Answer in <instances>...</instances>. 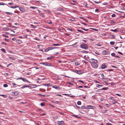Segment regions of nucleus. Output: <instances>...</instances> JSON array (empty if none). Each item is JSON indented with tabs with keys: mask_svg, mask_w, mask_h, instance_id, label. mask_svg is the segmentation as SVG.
<instances>
[{
	"mask_svg": "<svg viewBox=\"0 0 125 125\" xmlns=\"http://www.w3.org/2000/svg\"><path fill=\"white\" fill-rule=\"evenodd\" d=\"M0 95L1 96L3 97L4 98H6L7 97V96L6 95H4V94H1Z\"/></svg>",
	"mask_w": 125,
	"mask_h": 125,
	"instance_id": "obj_19",
	"label": "nucleus"
},
{
	"mask_svg": "<svg viewBox=\"0 0 125 125\" xmlns=\"http://www.w3.org/2000/svg\"><path fill=\"white\" fill-rule=\"evenodd\" d=\"M19 93L17 91H15V92H13L12 94L13 95H17L19 94Z\"/></svg>",
	"mask_w": 125,
	"mask_h": 125,
	"instance_id": "obj_7",
	"label": "nucleus"
},
{
	"mask_svg": "<svg viewBox=\"0 0 125 125\" xmlns=\"http://www.w3.org/2000/svg\"><path fill=\"white\" fill-rule=\"evenodd\" d=\"M41 106H43L44 105V103H41L40 104Z\"/></svg>",
	"mask_w": 125,
	"mask_h": 125,
	"instance_id": "obj_40",
	"label": "nucleus"
},
{
	"mask_svg": "<svg viewBox=\"0 0 125 125\" xmlns=\"http://www.w3.org/2000/svg\"><path fill=\"white\" fill-rule=\"evenodd\" d=\"M99 107H100V108L102 109L103 108L100 105H98Z\"/></svg>",
	"mask_w": 125,
	"mask_h": 125,
	"instance_id": "obj_64",
	"label": "nucleus"
},
{
	"mask_svg": "<svg viewBox=\"0 0 125 125\" xmlns=\"http://www.w3.org/2000/svg\"><path fill=\"white\" fill-rule=\"evenodd\" d=\"M104 105L105 106H106L107 107H109V104H106Z\"/></svg>",
	"mask_w": 125,
	"mask_h": 125,
	"instance_id": "obj_46",
	"label": "nucleus"
},
{
	"mask_svg": "<svg viewBox=\"0 0 125 125\" xmlns=\"http://www.w3.org/2000/svg\"><path fill=\"white\" fill-rule=\"evenodd\" d=\"M109 99H111V100H115V99H113V97H110L109 98Z\"/></svg>",
	"mask_w": 125,
	"mask_h": 125,
	"instance_id": "obj_57",
	"label": "nucleus"
},
{
	"mask_svg": "<svg viewBox=\"0 0 125 125\" xmlns=\"http://www.w3.org/2000/svg\"><path fill=\"white\" fill-rule=\"evenodd\" d=\"M59 45V44L57 43V44H52V46H58Z\"/></svg>",
	"mask_w": 125,
	"mask_h": 125,
	"instance_id": "obj_29",
	"label": "nucleus"
},
{
	"mask_svg": "<svg viewBox=\"0 0 125 125\" xmlns=\"http://www.w3.org/2000/svg\"><path fill=\"white\" fill-rule=\"evenodd\" d=\"M19 9L22 12H23L24 11V9L23 8L20 7L19 8Z\"/></svg>",
	"mask_w": 125,
	"mask_h": 125,
	"instance_id": "obj_12",
	"label": "nucleus"
},
{
	"mask_svg": "<svg viewBox=\"0 0 125 125\" xmlns=\"http://www.w3.org/2000/svg\"><path fill=\"white\" fill-rule=\"evenodd\" d=\"M45 115V113H42V114H40V115L41 116L44 115Z\"/></svg>",
	"mask_w": 125,
	"mask_h": 125,
	"instance_id": "obj_59",
	"label": "nucleus"
},
{
	"mask_svg": "<svg viewBox=\"0 0 125 125\" xmlns=\"http://www.w3.org/2000/svg\"><path fill=\"white\" fill-rule=\"evenodd\" d=\"M52 87L54 88L57 89H61V88L59 86L56 85H54Z\"/></svg>",
	"mask_w": 125,
	"mask_h": 125,
	"instance_id": "obj_8",
	"label": "nucleus"
},
{
	"mask_svg": "<svg viewBox=\"0 0 125 125\" xmlns=\"http://www.w3.org/2000/svg\"><path fill=\"white\" fill-rule=\"evenodd\" d=\"M56 48V47H49L46 49L44 51L45 52H47L51 50H52Z\"/></svg>",
	"mask_w": 125,
	"mask_h": 125,
	"instance_id": "obj_4",
	"label": "nucleus"
},
{
	"mask_svg": "<svg viewBox=\"0 0 125 125\" xmlns=\"http://www.w3.org/2000/svg\"><path fill=\"white\" fill-rule=\"evenodd\" d=\"M1 50L2 51V52H5V50L4 49V48H2L1 49Z\"/></svg>",
	"mask_w": 125,
	"mask_h": 125,
	"instance_id": "obj_44",
	"label": "nucleus"
},
{
	"mask_svg": "<svg viewBox=\"0 0 125 125\" xmlns=\"http://www.w3.org/2000/svg\"><path fill=\"white\" fill-rule=\"evenodd\" d=\"M115 14H113L111 16L112 17H114L115 16Z\"/></svg>",
	"mask_w": 125,
	"mask_h": 125,
	"instance_id": "obj_50",
	"label": "nucleus"
},
{
	"mask_svg": "<svg viewBox=\"0 0 125 125\" xmlns=\"http://www.w3.org/2000/svg\"><path fill=\"white\" fill-rule=\"evenodd\" d=\"M103 4V5H107V3L106 2H104V3Z\"/></svg>",
	"mask_w": 125,
	"mask_h": 125,
	"instance_id": "obj_55",
	"label": "nucleus"
},
{
	"mask_svg": "<svg viewBox=\"0 0 125 125\" xmlns=\"http://www.w3.org/2000/svg\"><path fill=\"white\" fill-rule=\"evenodd\" d=\"M75 64L76 65H80V63L78 62H76L75 63Z\"/></svg>",
	"mask_w": 125,
	"mask_h": 125,
	"instance_id": "obj_42",
	"label": "nucleus"
},
{
	"mask_svg": "<svg viewBox=\"0 0 125 125\" xmlns=\"http://www.w3.org/2000/svg\"><path fill=\"white\" fill-rule=\"evenodd\" d=\"M77 104L78 105H80L81 104V102L80 101H78L77 103Z\"/></svg>",
	"mask_w": 125,
	"mask_h": 125,
	"instance_id": "obj_24",
	"label": "nucleus"
},
{
	"mask_svg": "<svg viewBox=\"0 0 125 125\" xmlns=\"http://www.w3.org/2000/svg\"><path fill=\"white\" fill-rule=\"evenodd\" d=\"M93 107V106H92L88 105V106H87V108H90V107Z\"/></svg>",
	"mask_w": 125,
	"mask_h": 125,
	"instance_id": "obj_36",
	"label": "nucleus"
},
{
	"mask_svg": "<svg viewBox=\"0 0 125 125\" xmlns=\"http://www.w3.org/2000/svg\"><path fill=\"white\" fill-rule=\"evenodd\" d=\"M56 10H60L62 11H63V9L62 8H57L56 9Z\"/></svg>",
	"mask_w": 125,
	"mask_h": 125,
	"instance_id": "obj_11",
	"label": "nucleus"
},
{
	"mask_svg": "<svg viewBox=\"0 0 125 125\" xmlns=\"http://www.w3.org/2000/svg\"><path fill=\"white\" fill-rule=\"evenodd\" d=\"M83 73V72L81 70H78V74H81Z\"/></svg>",
	"mask_w": 125,
	"mask_h": 125,
	"instance_id": "obj_13",
	"label": "nucleus"
},
{
	"mask_svg": "<svg viewBox=\"0 0 125 125\" xmlns=\"http://www.w3.org/2000/svg\"><path fill=\"white\" fill-rule=\"evenodd\" d=\"M5 12V13L6 14H12V13H11L10 12Z\"/></svg>",
	"mask_w": 125,
	"mask_h": 125,
	"instance_id": "obj_38",
	"label": "nucleus"
},
{
	"mask_svg": "<svg viewBox=\"0 0 125 125\" xmlns=\"http://www.w3.org/2000/svg\"><path fill=\"white\" fill-rule=\"evenodd\" d=\"M81 52L83 53H88V52L85 51H81Z\"/></svg>",
	"mask_w": 125,
	"mask_h": 125,
	"instance_id": "obj_18",
	"label": "nucleus"
},
{
	"mask_svg": "<svg viewBox=\"0 0 125 125\" xmlns=\"http://www.w3.org/2000/svg\"><path fill=\"white\" fill-rule=\"evenodd\" d=\"M5 41H6L7 42H8L9 41V40L8 39H6V38H5Z\"/></svg>",
	"mask_w": 125,
	"mask_h": 125,
	"instance_id": "obj_61",
	"label": "nucleus"
},
{
	"mask_svg": "<svg viewBox=\"0 0 125 125\" xmlns=\"http://www.w3.org/2000/svg\"><path fill=\"white\" fill-rule=\"evenodd\" d=\"M8 4L10 5H11L13 4V3H8Z\"/></svg>",
	"mask_w": 125,
	"mask_h": 125,
	"instance_id": "obj_62",
	"label": "nucleus"
},
{
	"mask_svg": "<svg viewBox=\"0 0 125 125\" xmlns=\"http://www.w3.org/2000/svg\"><path fill=\"white\" fill-rule=\"evenodd\" d=\"M19 79L21 80L24 82H27V83H30V82L26 79L25 78L20 77L17 79V80Z\"/></svg>",
	"mask_w": 125,
	"mask_h": 125,
	"instance_id": "obj_2",
	"label": "nucleus"
},
{
	"mask_svg": "<svg viewBox=\"0 0 125 125\" xmlns=\"http://www.w3.org/2000/svg\"><path fill=\"white\" fill-rule=\"evenodd\" d=\"M69 21H74L75 19L74 18H72L69 19Z\"/></svg>",
	"mask_w": 125,
	"mask_h": 125,
	"instance_id": "obj_28",
	"label": "nucleus"
},
{
	"mask_svg": "<svg viewBox=\"0 0 125 125\" xmlns=\"http://www.w3.org/2000/svg\"><path fill=\"white\" fill-rule=\"evenodd\" d=\"M103 86V85H99L98 84H97L96 85V87H98V88L100 86L102 87V86Z\"/></svg>",
	"mask_w": 125,
	"mask_h": 125,
	"instance_id": "obj_26",
	"label": "nucleus"
},
{
	"mask_svg": "<svg viewBox=\"0 0 125 125\" xmlns=\"http://www.w3.org/2000/svg\"><path fill=\"white\" fill-rule=\"evenodd\" d=\"M74 117H76V118H81V116H78V115H75Z\"/></svg>",
	"mask_w": 125,
	"mask_h": 125,
	"instance_id": "obj_41",
	"label": "nucleus"
},
{
	"mask_svg": "<svg viewBox=\"0 0 125 125\" xmlns=\"http://www.w3.org/2000/svg\"><path fill=\"white\" fill-rule=\"evenodd\" d=\"M29 87V86H28V85H26V86L24 85V86H23L22 87H21V89H23L24 88H25V87Z\"/></svg>",
	"mask_w": 125,
	"mask_h": 125,
	"instance_id": "obj_17",
	"label": "nucleus"
},
{
	"mask_svg": "<svg viewBox=\"0 0 125 125\" xmlns=\"http://www.w3.org/2000/svg\"><path fill=\"white\" fill-rule=\"evenodd\" d=\"M80 28L82 30H83L85 31H88L89 30L88 29H85L82 27H81Z\"/></svg>",
	"mask_w": 125,
	"mask_h": 125,
	"instance_id": "obj_30",
	"label": "nucleus"
},
{
	"mask_svg": "<svg viewBox=\"0 0 125 125\" xmlns=\"http://www.w3.org/2000/svg\"><path fill=\"white\" fill-rule=\"evenodd\" d=\"M101 67L102 69H104L106 67L104 64H103L101 65Z\"/></svg>",
	"mask_w": 125,
	"mask_h": 125,
	"instance_id": "obj_10",
	"label": "nucleus"
},
{
	"mask_svg": "<svg viewBox=\"0 0 125 125\" xmlns=\"http://www.w3.org/2000/svg\"><path fill=\"white\" fill-rule=\"evenodd\" d=\"M66 29L67 31L70 30V31H73V30H72V29H70V28H68V27H66Z\"/></svg>",
	"mask_w": 125,
	"mask_h": 125,
	"instance_id": "obj_23",
	"label": "nucleus"
},
{
	"mask_svg": "<svg viewBox=\"0 0 125 125\" xmlns=\"http://www.w3.org/2000/svg\"><path fill=\"white\" fill-rule=\"evenodd\" d=\"M3 86L4 87H6L8 86V85L7 84H4Z\"/></svg>",
	"mask_w": 125,
	"mask_h": 125,
	"instance_id": "obj_39",
	"label": "nucleus"
},
{
	"mask_svg": "<svg viewBox=\"0 0 125 125\" xmlns=\"http://www.w3.org/2000/svg\"><path fill=\"white\" fill-rule=\"evenodd\" d=\"M93 63H96L98 62V61L96 60H94L93 61Z\"/></svg>",
	"mask_w": 125,
	"mask_h": 125,
	"instance_id": "obj_32",
	"label": "nucleus"
},
{
	"mask_svg": "<svg viewBox=\"0 0 125 125\" xmlns=\"http://www.w3.org/2000/svg\"><path fill=\"white\" fill-rule=\"evenodd\" d=\"M80 47L82 48L85 49H87L88 48V46L86 44H82L80 45Z\"/></svg>",
	"mask_w": 125,
	"mask_h": 125,
	"instance_id": "obj_1",
	"label": "nucleus"
},
{
	"mask_svg": "<svg viewBox=\"0 0 125 125\" xmlns=\"http://www.w3.org/2000/svg\"><path fill=\"white\" fill-rule=\"evenodd\" d=\"M10 8L13 9H15L16 8H18L19 7V6H15L14 7H12V6H11L10 7Z\"/></svg>",
	"mask_w": 125,
	"mask_h": 125,
	"instance_id": "obj_21",
	"label": "nucleus"
},
{
	"mask_svg": "<svg viewBox=\"0 0 125 125\" xmlns=\"http://www.w3.org/2000/svg\"><path fill=\"white\" fill-rule=\"evenodd\" d=\"M111 31H114V32H118V29H115L114 30H112V29H111Z\"/></svg>",
	"mask_w": 125,
	"mask_h": 125,
	"instance_id": "obj_22",
	"label": "nucleus"
},
{
	"mask_svg": "<svg viewBox=\"0 0 125 125\" xmlns=\"http://www.w3.org/2000/svg\"><path fill=\"white\" fill-rule=\"evenodd\" d=\"M12 64V63H10L9 64H8L7 65V67H8L11 64Z\"/></svg>",
	"mask_w": 125,
	"mask_h": 125,
	"instance_id": "obj_60",
	"label": "nucleus"
},
{
	"mask_svg": "<svg viewBox=\"0 0 125 125\" xmlns=\"http://www.w3.org/2000/svg\"><path fill=\"white\" fill-rule=\"evenodd\" d=\"M112 103L114 104L116 103V102L115 101V100H114L112 102Z\"/></svg>",
	"mask_w": 125,
	"mask_h": 125,
	"instance_id": "obj_43",
	"label": "nucleus"
},
{
	"mask_svg": "<svg viewBox=\"0 0 125 125\" xmlns=\"http://www.w3.org/2000/svg\"><path fill=\"white\" fill-rule=\"evenodd\" d=\"M67 83H68V84L70 85H72V86L73 85V84L72 83H71L70 82H68Z\"/></svg>",
	"mask_w": 125,
	"mask_h": 125,
	"instance_id": "obj_53",
	"label": "nucleus"
},
{
	"mask_svg": "<svg viewBox=\"0 0 125 125\" xmlns=\"http://www.w3.org/2000/svg\"><path fill=\"white\" fill-rule=\"evenodd\" d=\"M58 116H54L52 117V118L54 119H57L58 118Z\"/></svg>",
	"mask_w": 125,
	"mask_h": 125,
	"instance_id": "obj_15",
	"label": "nucleus"
},
{
	"mask_svg": "<svg viewBox=\"0 0 125 125\" xmlns=\"http://www.w3.org/2000/svg\"><path fill=\"white\" fill-rule=\"evenodd\" d=\"M78 81L82 83H83V82L81 80H79Z\"/></svg>",
	"mask_w": 125,
	"mask_h": 125,
	"instance_id": "obj_56",
	"label": "nucleus"
},
{
	"mask_svg": "<svg viewBox=\"0 0 125 125\" xmlns=\"http://www.w3.org/2000/svg\"><path fill=\"white\" fill-rule=\"evenodd\" d=\"M64 122L63 121H58L55 123V125H63Z\"/></svg>",
	"mask_w": 125,
	"mask_h": 125,
	"instance_id": "obj_3",
	"label": "nucleus"
},
{
	"mask_svg": "<svg viewBox=\"0 0 125 125\" xmlns=\"http://www.w3.org/2000/svg\"><path fill=\"white\" fill-rule=\"evenodd\" d=\"M42 85L44 86H47L48 87H50V85L49 84H43Z\"/></svg>",
	"mask_w": 125,
	"mask_h": 125,
	"instance_id": "obj_14",
	"label": "nucleus"
},
{
	"mask_svg": "<svg viewBox=\"0 0 125 125\" xmlns=\"http://www.w3.org/2000/svg\"><path fill=\"white\" fill-rule=\"evenodd\" d=\"M77 31H79V32H80L82 33H83V34L84 33V32L83 31H82V30H78V29H77Z\"/></svg>",
	"mask_w": 125,
	"mask_h": 125,
	"instance_id": "obj_16",
	"label": "nucleus"
},
{
	"mask_svg": "<svg viewBox=\"0 0 125 125\" xmlns=\"http://www.w3.org/2000/svg\"><path fill=\"white\" fill-rule=\"evenodd\" d=\"M108 89V87H104L102 89H100V90H106L107 89Z\"/></svg>",
	"mask_w": 125,
	"mask_h": 125,
	"instance_id": "obj_20",
	"label": "nucleus"
},
{
	"mask_svg": "<svg viewBox=\"0 0 125 125\" xmlns=\"http://www.w3.org/2000/svg\"><path fill=\"white\" fill-rule=\"evenodd\" d=\"M9 58L11 60H15V59L13 57H9Z\"/></svg>",
	"mask_w": 125,
	"mask_h": 125,
	"instance_id": "obj_33",
	"label": "nucleus"
},
{
	"mask_svg": "<svg viewBox=\"0 0 125 125\" xmlns=\"http://www.w3.org/2000/svg\"><path fill=\"white\" fill-rule=\"evenodd\" d=\"M111 55L112 56H114L115 57V53H113L111 54Z\"/></svg>",
	"mask_w": 125,
	"mask_h": 125,
	"instance_id": "obj_37",
	"label": "nucleus"
},
{
	"mask_svg": "<svg viewBox=\"0 0 125 125\" xmlns=\"http://www.w3.org/2000/svg\"><path fill=\"white\" fill-rule=\"evenodd\" d=\"M92 66L94 68H97L98 67V65L97 63H93L91 62H90Z\"/></svg>",
	"mask_w": 125,
	"mask_h": 125,
	"instance_id": "obj_5",
	"label": "nucleus"
},
{
	"mask_svg": "<svg viewBox=\"0 0 125 125\" xmlns=\"http://www.w3.org/2000/svg\"><path fill=\"white\" fill-rule=\"evenodd\" d=\"M9 29L7 28H5L3 29V30L5 31H7Z\"/></svg>",
	"mask_w": 125,
	"mask_h": 125,
	"instance_id": "obj_34",
	"label": "nucleus"
},
{
	"mask_svg": "<svg viewBox=\"0 0 125 125\" xmlns=\"http://www.w3.org/2000/svg\"><path fill=\"white\" fill-rule=\"evenodd\" d=\"M110 36L111 38H114V36L113 35H112V34L110 35Z\"/></svg>",
	"mask_w": 125,
	"mask_h": 125,
	"instance_id": "obj_54",
	"label": "nucleus"
},
{
	"mask_svg": "<svg viewBox=\"0 0 125 125\" xmlns=\"http://www.w3.org/2000/svg\"><path fill=\"white\" fill-rule=\"evenodd\" d=\"M1 43L3 45H6V43L4 42H2Z\"/></svg>",
	"mask_w": 125,
	"mask_h": 125,
	"instance_id": "obj_52",
	"label": "nucleus"
},
{
	"mask_svg": "<svg viewBox=\"0 0 125 125\" xmlns=\"http://www.w3.org/2000/svg\"><path fill=\"white\" fill-rule=\"evenodd\" d=\"M81 108L82 109H86V108L85 107V106H81Z\"/></svg>",
	"mask_w": 125,
	"mask_h": 125,
	"instance_id": "obj_35",
	"label": "nucleus"
},
{
	"mask_svg": "<svg viewBox=\"0 0 125 125\" xmlns=\"http://www.w3.org/2000/svg\"><path fill=\"white\" fill-rule=\"evenodd\" d=\"M94 2L96 3H101V2L100 1L96 2V1H94Z\"/></svg>",
	"mask_w": 125,
	"mask_h": 125,
	"instance_id": "obj_49",
	"label": "nucleus"
},
{
	"mask_svg": "<svg viewBox=\"0 0 125 125\" xmlns=\"http://www.w3.org/2000/svg\"><path fill=\"white\" fill-rule=\"evenodd\" d=\"M40 64H43L45 66H51L50 64L48 63L47 62H41Z\"/></svg>",
	"mask_w": 125,
	"mask_h": 125,
	"instance_id": "obj_6",
	"label": "nucleus"
},
{
	"mask_svg": "<svg viewBox=\"0 0 125 125\" xmlns=\"http://www.w3.org/2000/svg\"><path fill=\"white\" fill-rule=\"evenodd\" d=\"M101 76L102 78H104V74H101Z\"/></svg>",
	"mask_w": 125,
	"mask_h": 125,
	"instance_id": "obj_48",
	"label": "nucleus"
},
{
	"mask_svg": "<svg viewBox=\"0 0 125 125\" xmlns=\"http://www.w3.org/2000/svg\"><path fill=\"white\" fill-rule=\"evenodd\" d=\"M53 56H51L50 57H48L47 58V60H50L51 59V58L53 57Z\"/></svg>",
	"mask_w": 125,
	"mask_h": 125,
	"instance_id": "obj_25",
	"label": "nucleus"
},
{
	"mask_svg": "<svg viewBox=\"0 0 125 125\" xmlns=\"http://www.w3.org/2000/svg\"><path fill=\"white\" fill-rule=\"evenodd\" d=\"M48 23L49 24H52V22H51V21H48Z\"/></svg>",
	"mask_w": 125,
	"mask_h": 125,
	"instance_id": "obj_51",
	"label": "nucleus"
},
{
	"mask_svg": "<svg viewBox=\"0 0 125 125\" xmlns=\"http://www.w3.org/2000/svg\"><path fill=\"white\" fill-rule=\"evenodd\" d=\"M2 35L3 36H4V37H6L7 38H8L9 37V36H7V35H6V34H2Z\"/></svg>",
	"mask_w": 125,
	"mask_h": 125,
	"instance_id": "obj_45",
	"label": "nucleus"
},
{
	"mask_svg": "<svg viewBox=\"0 0 125 125\" xmlns=\"http://www.w3.org/2000/svg\"><path fill=\"white\" fill-rule=\"evenodd\" d=\"M115 42H113V41L111 42H110V44H111V45H114L115 44Z\"/></svg>",
	"mask_w": 125,
	"mask_h": 125,
	"instance_id": "obj_31",
	"label": "nucleus"
},
{
	"mask_svg": "<svg viewBox=\"0 0 125 125\" xmlns=\"http://www.w3.org/2000/svg\"><path fill=\"white\" fill-rule=\"evenodd\" d=\"M8 5L6 4H4V3H3L2 2H0V5Z\"/></svg>",
	"mask_w": 125,
	"mask_h": 125,
	"instance_id": "obj_27",
	"label": "nucleus"
},
{
	"mask_svg": "<svg viewBox=\"0 0 125 125\" xmlns=\"http://www.w3.org/2000/svg\"><path fill=\"white\" fill-rule=\"evenodd\" d=\"M31 85H32L33 86V88H36V87L37 86L36 85H31Z\"/></svg>",
	"mask_w": 125,
	"mask_h": 125,
	"instance_id": "obj_47",
	"label": "nucleus"
},
{
	"mask_svg": "<svg viewBox=\"0 0 125 125\" xmlns=\"http://www.w3.org/2000/svg\"><path fill=\"white\" fill-rule=\"evenodd\" d=\"M12 85H13V86H14L16 85V84L14 83H12Z\"/></svg>",
	"mask_w": 125,
	"mask_h": 125,
	"instance_id": "obj_58",
	"label": "nucleus"
},
{
	"mask_svg": "<svg viewBox=\"0 0 125 125\" xmlns=\"http://www.w3.org/2000/svg\"><path fill=\"white\" fill-rule=\"evenodd\" d=\"M108 53V52L107 51H103L102 54H107Z\"/></svg>",
	"mask_w": 125,
	"mask_h": 125,
	"instance_id": "obj_9",
	"label": "nucleus"
},
{
	"mask_svg": "<svg viewBox=\"0 0 125 125\" xmlns=\"http://www.w3.org/2000/svg\"><path fill=\"white\" fill-rule=\"evenodd\" d=\"M99 10L98 9H96L95 10V12H98Z\"/></svg>",
	"mask_w": 125,
	"mask_h": 125,
	"instance_id": "obj_63",
	"label": "nucleus"
}]
</instances>
